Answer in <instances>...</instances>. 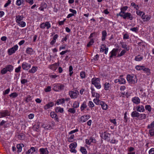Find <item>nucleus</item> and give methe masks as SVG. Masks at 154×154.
Instances as JSON below:
<instances>
[{
	"instance_id": "f257e3e1",
	"label": "nucleus",
	"mask_w": 154,
	"mask_h": 154,
	"mask_svg": "<svg viewBox=\"0 0 154 154\" xmlns=\"http://www.w3.org/2000/svg\"><path fill=\"white\" fill-rule=\"evenodd\" d=\"M117 16H120L122 17L125 19H129L130 20H132L134 17L130 13L125 12H122V11L120 12L119 14H117Z\"/></svg>"
},
{
	"instance_id": "6ab92c4d",
	"label": "nucleus",
	"mask_w": 154,
	"mask_h": 154,
	"mask_svg": "<svg viewBox=\"0 0 154 154\" xmlns=\"http://www.w3.org/2000/svg\"><path fill=\"white\" fill-rule=\"evenodd\" d=\"M87 107L86 102L84 101L80 107V109L81 111H83L84 109H86Z\"/></svg>"
},
{
	"instance_id": "4be33fe9",
	"label": "nucleus",
	"mask_w": 154,
	"mask_h": 154,
	"mask_svg": "<svg viewBox=\"0 0 154 154\" xmlns=\"http://www.w3.org/2000/svg\"><path fill=\"white\" fill-rule=\"evenodd\" d=\"M142 70L143 71L146 72L147 75H149L150 74L151 72L150 69L147 68L145 67L144 66H143Z\"/></svg>"
},
{
	"instance_id": "4468645a",
	"label": "nucleus",
	"mask_w": 154,
	"mask_h": 154,
	"mask_svg": "<svg viewBox=\"0 0 154 154\" xmlns=\"http://www.w3.org/2000/svg\"><path fill=\"white\" fill-rule=\"evenodd\" d=\"M59 65V63L58 62L55 63L54 64H51L49 66V68L53 70H56Z\"/></svg>"
},
{
	"instance_id": "393cba45",
	"label": "nucleus",
	"mask_w": 154,
	"mask_h": 154,
	"mask_svg": "<svg viewBox=\"0 0 154 154\" xmlns=\"http://www.w3.org/2000/svg\"><path fill=\"white\" fill-rule=\"evenodd\" d=\"M38 67L37 66H32V69H29V72L30 73H34L37 70Z\"/></svg>"
},
{
	"instance_id": "ddd939ff",
	"label": "nucleus",
	"mask_w": 154,
	"mask_h": 154,
	"mask_svg": "<svg viewBox=\"0 0 154 154\" xmlns=\"http://www.w3.org/2000/svg\"><path fill=\"white\" fill-rule=\"evenodd\" d=\"M54 105V103L53 102H50L45 105L44 107V108L45 110H47L53 106Z\"/></svg>"
},
{
	"instance_id": "1a4fd4ad",
	"label": "nucleus",
	"mask_w": 154,
	"mask_h": 154,
	"mask_svg": "<svg viewBox=\"0 0 154 154\" xmlns=\"http://www.w3.org/2000/svg\"><path fill=\"white\" fill-rule=\"evenodd\" d=\"M91 143H96V141L95 139L94 138V137H89L88 139L85 140V143L88 145H90Z\"/></svg>"
},
{
	"instance_id": "864d4df0",
	"label": "nucleus",
	"mask_w": 154,
	"mask_h": 154,
	"mask_svg": "<svg viewBox=\"0 0 154 154\" xmlns=\"http://www.w3.org/2000/svg\"><path fill=\"white\" fill-rule=\"evenodd\" d=\"M80 75L82 79L85 78V73L84 71H82L80 72Z\"/></svg>"
},
{
	"instance_id": "774afa93",
	"label": "nucleus",
	"mask_w": 154,
	"mask_h": 154,
	"mask_svg": "<svg viewBox=\"0 0 154 154\" xmlns=\"http://www.w3.org/2000/svg\"><path fill=\"white\" fill-rule=\"evenodd\" d=\"M149 154H154V148H151L149 152Z\"/></svg>"
},
{
	"instance_id": "f8f14e48",
	"label": "nucleus",
	"mask_w": 154,
	"mask_h": 154,
	"mask_svg": "<svg viewBox=\"0 0 154 154\" xmlns=\"http://www.w3.org/2000/svg\"><path fill=\"white\" fill-rule=\"evenodd\" d=\"M40 154H48L49 151L47 148H41L39 149Z\"/></svg>"
},
{
	"instance_id": "f03ea898",
	"label": "nucleus",
	"mask_w": 154,
	"mask_h": 154,
	"mask_svg": "<svg viewBox=\"0 0 154 154\" xmlns=\"http://www.w3.org/2000/svg\"><path fill=\"white\" fill-rule=\"evenodd\" d=\"M127 79L130 84H134L137 82L136 76L135 75H128L127 76Z\"/></svg>"
},
{
	"instance_id": "c756f323",
	"label": "nucleus",
	"mask_w": 154,
	"mask_h": 154,
	"mask_svg": "<svg viewBox=\"0 0 154 154\" xmlns=\"http://www.w3.org/2000/svg\"><path fill=\"white\" fill-rule=\"evenodd\" d=\"M18 96V94L17 92H14L11 93L9 95V96L11 99L15 98Z\"/></svg>"
},
{
	"instance_id": "79ce46f5",
	"label": "nucleus",
	"mask_w": 154,
	"mask_h": 154,
	"mask_svg": "<svg viewBox=\"0 0 154 154\" xmlns=\"http://www.w3.org/2000/svg\"><path fill=\"white\" fill-rule=\"evenodd\" d=\"M74 137V135L72 134L68 138L67 141L69 142H72L73 141V139Z\"/></svg>"
},
{
	"instance_id": "20e7f679",
	"label": "nucleus",
	"mask_w": 154,
	"mask_h": 154,
	"mask_svg": "<svg viewBox=\"0 0 154 154\" xmlns=\"http://www.w3.org/2000/svg\"><path fill=\"white\" fill-rule=\"evenodd\" d=\"M69 94L71 98H76L78 97V95L79 94V92L77 90L73 91H71L69 92Z\"/></svg>"
},
{
	"instance_id": "09e8293b",
	"label": "nucleus",
	"mask_w": 154,
	"mask_h": 154,
	"mask_svg": "<svg viewBox=\"0 0 154 154\" xmlns=\"http://www.w3.org/2000/svg\"><path fill=\"white\" fill-rule=\"evenodd\" d=\"M145 108L146 110H148L149 112L151 111L152 108L150 105H146L145 106Z\"/></svg>"
},
{
	"instance_id": "338daca9",
	"label": "nucleus",
	"mask_w": 154,
	"mask_h": 154,
	"mask_svg": "<svg viewBox=\"0 0 154 154\" xmlns=\"http://www.w3.org/2000/svg\"><path fill=\"white\" fill-rule=\"evenodd\" d=\"M21 69V66H19L18 67L16 68L15 69V72L17 73H18L20 71V69Z\"/></svg>"
},
{
	"instance_id": "052dcab7",
	"label": "nucleus",
	"mask_w": 154,
	"mask_h": 154,
	"mask_svg": "<svg viewBox=\"0 0 154 154\" xmlns=\"http://www.w3.org/2000/svg\"><path fill=\"white\" fill-rule=\"evenodd\" d=\"M143 67V66L137 65L136 66L135 68L137 70H142Z\"/></svg>"
},
{
	"instance_id": "69168bd1",
	"label": "nucleus",
	"mask_w": 154,
	"mask_h": 154,
	"mask_svg": "<svg viewBox=\"0 0 154 154\" xmlns=\"http://www.w3.org/2000/svg\"><path fill=\"white\" fill-rule=\"evenodd\" d=\"M52 118H54L56 117L57 114H55L54 112H51L50 114Z\"/></svg>"
},
{
	"instance_id": "412c9836",
	"label": "nucleus",
	"mask_w": 154,
	"mask_h": 154,
	"mask_svg": "<svg viewBox=\"0 0 154 154\" xmlns=\"http://www.w3.org/2000/svg\"><path fill=\"white\" fill-rule=\"evenodd\" d=\"M139 116V113L137 111H133L131 114V116L132 117H136L138 118Z\"/></svg>"
},
{
	"instance_id": "e2e57ef3",
	"label": "nucleus",
	"mask_w": 154,
	"mask_h": 154,
	"mask_svg": "<svg viewBox=\"0 0 154 154\" xmlns=\"http://www.w3.org/2000/svg\"><path fill=\"white\" fill-rule=\"evenodd\" d=\"M97 35L96 33L95 32H94L92 33H91V34L90 36H89V38H93L94 37H95Z\"/></svg>"
},
{
	"instance_id": "bb28decb",
	"label": "nucleus",
	"mask_w": 154,
	"mask_h": 154,
	"mask_svg": "<svg viewBox=\"0 0 154 154\" xmlns=\"http://www.w3.org/2000/svg\"><path fill=\"white\" fill-rule=\"evenodd\" d=\"M100 105H101L103 109L104 110L107 109L108 108V105L103 101H102Z\"/></svg>"
},
{
	"instance_id": "680f3d73",
	"label": "nucleus",
	"mask_w": 154,
	"mask_h": 154,
	"mask_svg": "<svg viewBox=\"0 0 154 154\" xmlns=\"http://www.w3.org/2000/svg\"><path fill=\"white\" fill-rule=\"evenodd\" d=\"M53 90L55 91H59V86L57 84L54 86Z\"/></svg>"
},
{
	"instance_id": "37998d69",
	"label": "nucleus",
	"mask_w": 154,
	"mask_h": 154,
	"mask_svg": "<svg viewBox=\"0 0 154 154\" xmlns=\"http://www.w3.org/2000/svg\"><path fill=\"white\" fill-rule=\"evenodd\" d=\"M73 67L72 66H69V75L71 76L72 75V74L73 73Z\"/></svg>"
},
{
	"instance_id": "bf43d9fd",
	"label": "nucleus",
	"mask_w": 154,
	"mask_h": 154,
	"mask_svg": "<svg viewBox=\"0 0 154 154\" xmlns=\"http://www.w3.org/2000/svg\"><path fill=\"white\" fill-rule=\"evenodd\" d=\"M126 52V51L125 50H122L120 54H118V57H121L123 56L125 54Z\"/></svg>"
},
{
	"instance_id": "49530a36",
	"label": "nucleus",
	"mask_w": 154,
	"mask_h": 154,
	"mask_svg": "<svg viewBox=\"0 0 154 154\" xmlns=\"http://www.w3.org/2000/svg\"><path fill=\"white\" fill-rule=\"evenodd\" d=\"M154 127V122H152L150 125H148L147 128L148 129H152Z\"/></svg>"
},
{
	"instance_id": "a19ab883",
	"label": "nucleus",
	"mask_w": 154,
	"mask_h": 154,
	"mask_svg": "<svg viewBox=\"0 0 154 154\" xmlns=\"http://www.w3.org/2000/svg\"><path fill=\"white\" fill-rule=\"evenodd\" d=\"M44 128L45 129L47 130H51L52 128V126L49 124H46L45 126L44 127Z\"/></svg>"
},
{
	"instance_id": "a211bd4d",
	"label": "nucleus",
	"mask_w": 154,
	"mask_h": 154,
	"mask_svg": "<svg viewBox=\"0 0 154 154\" xmlns=\"http://www.w3.org/2000/svg\"><path fill=\"white\" fill-rule=\"evenodd\" d=\"M107 33L106 31L105 30L102 31V36L101 37L102 40V41H104L105 40L106 36H107Z\"/></svg>"
},
{
	"instance_id": "aec40b11",
	"label": "nucleus",
	"mask_w": 154,
	"mask_h": 154,
	"mask_svg": "<svg viewBox=\"0 0 154 154\" xmlns=\"http://www.w3.org/2000/svg\"><path fill=\"white\" fill-rule=\"evenodd\" d=\"M120 44L122 45V48H125L127 51H128L130 49V46H128L124 42H121Z\"/></svg>"
},
{
	"instance_id": "2f4dec72",
	"label": "nucleus",
	"mask_w": 154,
	"mask_h": 154,
	"mask_svg": "<svg viewBox=\"0 0 154 154\" xmlns=\"http://www.w3.org/2000/svg\"><path fill=\"white\" fill-rule=\"evenodd\" d=\"M79 102L78 101H75L73 103L72 107L75 109L78 108L79 106Z\"/></svg>"
},
{
	"instance_id": "4c0bfd02",
	"label": "nucleus",
	"mask_w": 154,
	"mask_h": 154,
	"mask_svg": "<svg viewBox=\"0 0 154 154\" xmlns=\"http://www.w3.org/2000/svg\"><path fill=\"white\" fill-rule=\"evenodd\" d=\"M24 2V0H17L16 2V5L18 6H20Z\"/></svg>"
},
{
	"instance_id": "ea45409f",
	"label": "nucleus",
	"mask_w": 154,
	"mask_h": 154,
	"mask_svg": "<svg viewBox=\"0 0 154 154\" xmlns=\"http://www.w3.org/2000/svg\"><path fill=\"white\" fill-rule=\"evenodd\" d=\"M17 23L20 26L22 27H24L26 25L25 22L23 21H21Z\"/></svg>"
},
{
	"instance_id": "a18cd8bd",
	"label": "nucleus",
	"mask_w": 154,
	"mask_h": 154,
	"mask_svg": "<svg viewBox=\"0 0 154 154\" xmlns=\"http://www.w3.org/2000/svg\"><path fill=\"white\" fill-rule=\"evenodd\" d=\"M68 111L71 113L74 114L75 112L76 111L75 108L73 107V108L69 109Z\"/></svg>"
},
{
	"instance_id": "39448f33",
	"label": "nucleus",
	"mask_w": 154,
	"mask_h": 154,
	"mask_svg": "<svg viewBox=\"0 0 154 154\" xmlns=\"http://www.w3.org/2000/svg\"><path fill=\"white\" fill-rule=\"evenodd\" d=\"M10 115V112L8 110H5L0 111V118L6 117Z\"/></svg>"
},
{
	"instance_id": "9b49d317",
	"label": "nucleus",
	"mask_w": 154,
	"mask_h": 154,
	"mask_svg": "<svg viewBox=\"0 0 154 154\" xmlns=\"http://www.w3.org/2000/svg\"><path fill=\"white\" fill-rule=\"evenodd\" d=\"M103 139L107 141H109L110 140V134L108 132H105L103 133Z\"/></svg>"
},
{
	"instance_id": "8fccbe9b",
	"label": "nucleus",
	"mask_w": 154,
	"mask_h": 154,
	"mask_svg": "<svg viewBox=\"0 0 154 154\" xmlns=\"http://www.w3.org/2000/svg\"><path fill=\"white\" fill-rule=\"evenodd\" d=\"M17 148L18 149L17 152H20L22 150V147L21 146V145L20 144H19L17 145Z\"/></svg>"
},
{
	"instance_id": "7ed1b4c3",
	"label": "nucleus",
	"mask_w": 154,
	"mask_h": 154,
	"mask_svg": "<svg viewBox=\"0 0 154 154\" xmlns=\"http://www.w3.org/2000/svg\"><path fill=\"white\" fill-rule=\"evenodd\" d=\"M91 84L93 85L98 89L101 88V86L100 84V80L99 78H94L91 79Z\"/></svg>"
},
{
	"instance_id": "9d476101",
	"label": "nucleus",
	"mask_w": 154,
	"mask_h": 154,
	"mask_svg": "<svg viewBox=\"0 0 154 154\" xmlns=\"http://www.w3.org/2000/svg\"><path fill=\"white\" fill-rule=\"evenodd\" d=\"M89 115L83 116L81 117L79 119V121L81 122H84L87 121L90 118Z\"/></svg>"
},
{
	"instance_id": "58836bf2",
	"label": "nucleus",
	"mask_w": 154,
	"mask_h": 154,
	"mask_svg": "<svg viewBox=\"0 0 154 154\" xmlns=\"http://www.w3.org/2000/svg\"><path fill=\"white\" fill-rule=\"evenodd\" d=\"M80 150L82 154H87V151L85 148L84 147H81L80 148Z\"/></svg>"
},
{
	"instance_id": "cd10ccee",
	"label": "nucleus",
	"mask_w": 154,
	"mask_h": 154,
	"mask_svg": "<svg viewBox=\"0 0 154 154\" xmlns=\"http://www.w3.org/2000/svg\"><path fill=\"white\" fill-rule=\"evenodd\" d=\"M55 110L57 112H60L61 113H63L64 111L63 108L60 107H57L55 109Z\"/></svg>"
},
{
	"instance_id": "5fc2aeb1",
	"label": "nucleus",
	"mask_w": 154,
	"mask_h": 154,
	"mask_svg": "<svg viewBox=\"0 0 154 154\" xmlns=\"http://www.w3.org/2000/svg\"><path fill=\"white\" fill-rule=\"evenodd\" d=\"M149 133L151 136H154V129L152 128L149 130Z\"/></svg>"
},
{
	"instance_id": "de8ad7c7",
	"label": "nucleus",
	"mask_w": 154,
	"mask_h": 154,
	"mask_svg": "<svg viewBox=\"0 0 154 154\" xmlns=\"http://www.w3.org/2000/svg\"><path fill=\"white\" fill-rule=\"evenodd\" d=\"M8 71L5 67L2 69L0 71L2 75L5 74Z\"/></svg>"
},
{
	"instance_id": "6e6d98bb",
	"label": "nucleus",
	"mask_w": 154,
	"mask_h": 154,
	"mask_svg": "<svg viewBox=\"0 0 154 154\" xmlns=\"http://www.w3.org/2000/svg\"><path fill=\"white\" fill-rule=\"evenodd\" d=\"M130 30L133 32H134L136 33H137L138 30V28L137 27H134L133 28H131Z\"/></svg>"
},
{
	"instance_id": "72a5a7b5",
	"label": "nucleus",
	"mask_w": 154,
	"mask_h": 154,
	"mask_svg": "<svg viewBox=\"0 0 154 154\" xmlns=\"http://www.w3.org/2000/svg\"><path fill=\"white\" fill-rule=\"evenodd\" d=\"M138 119L140 120H142L145 119L146 118V115L145 114H140Z\"/></svg>"
},
{
	"instance_id": "b1692460",
	"label": "nucleus",
	"mask_w": 154,
	"mask_h": 154,
	"mask_svg": "<svg viewBox=\"0 0 154 154\" xmlns=\"http://www.w3.org/2000/svg\"><path fill=\"white\" fill-rule=\"evenodd\" d=\"M26 53L29 54H33L34 53V51L31 48H28L26 50Z\"/></svg>"
},
{
	"instance_id": "c9c22d12",
	"label": "nucleus",
	"mask_w": 154,
	"mask_h": 154,
	"mask_svg": "<svg viewBox=\"0 0 154 154\" xmlns=\"http://www.w3.org/2000/svg\"><path fill=\"white\" fill-rule=\"evenodd\" d=\"M110 86V85L109 84V83H105L104 85V89L106 90H108Z\"/></svg>"
},
{
	"instance_id": "603ef678",
	"label": "nucleus",
	"mask_w": 154,
	"mask_h": 154,
	"mask_svg": "<svg viewBox=\"0 0 154 154\" xmlns=\"http://www.w3.org/2000/svg\"><path fill=\"white\" fill-rule=\"evenodd\" d=\"M57 85L59 86V90H62L63 89L64 86L62 84H58Z\"/></svg>"
},
{
	"instance_id": "13d9d810",
	"label": "nucleus",
	"mask_w": 154,
	"mask_h": 154,
	"mask_svg": "<svg viewBox=\"0 0 154 154\" xmlns=\"http://www.w3.org/2000/svg\"><path fill=\"white\" fill-rule=\"evenodd\" d=\"M31 96L29 95H28L26 97V98L25 100V101L27 103L29 101H30L32 99L31 98Z\"/></svg>"
},
{
	"instance_id": "4d7b16f0",
	"label": "nucleus",
	"mask_w": 154,
	"mask_h": 154,
	"mask_svg": "<svg viewBox=\"0 0 154 154\" xmlns=\"http://www.w3.org/2000/svg\"><path fill=\"white\" fill-rule=\"evenodd\" d=\"M88 106L90 108H92L94 106V105L92 101H89L88 103Z\"/></svg>"
},
{
	"instance_id": "2eb2a0df",
	"label": "nucleus",
	"mask_w": 154,
	"mask_h": 154,
	"mask_svg": "<svg viewBox=\"0 0 154 154\" xmlns=\"http://www.w3.org/2000/svg\"><path fill=\"white\" fill-rule=\"evenodd\" d=\"M132 101L134 103L138 104L140 103V100L138 97H134L132 98Z\"/></svg>"
},
{
	"instance_id": "c85d7f7f",
	"label": "nucleus",
	"mask_w": 154,
	"mask_h": 154,
	"mask_svg": "<svg viewBox=\"0 0 154 154\" xmlns=\"http://www.w3.org/2000/svg\"><path fill=\"white\" fill-rule=\"evenodd\" d=\"M23 17L21 16L17 15L16 16V20L17 23H18L22 20L23 18Z\"/></svg>"
},
{
	"instance_id": "f704fd0d",
	"label": "nucleus",
	"mask_w": 154,
	"mask_h": 154,
	"mask_svg": "<svg viewBox=\"0 0 154 154\" xmlns=\"http://www.w3.org/2000/svg\"><path fill=\"white\" fill-rule=\"evenodd\" d=\"M77 146V144L76 142H74L70 144L69 145V147L70 149L72 148H75Z\"/></svg>"
},
{
	"instance_id": "423d86ee",
	"label": "nucleus",
	"mask_w": 154,
	"mask_h": 154,
	"mask_svg": "<svg viewBox=\"0 0 154 154\" xmlns=\"http://www.w3.org/2000/svg\"><path fill=\"white\" fill-rule=\"evenodd\" d=\"M18 48V46L17 45H16L12 48L9 49L8 51L9 54L11 55L13 53H15V52L17 50Z\"/></svg>"
},
{
	"instance_id": "7c9ffc66",
	"label": "nucleus",
	"mask_w": 154,
	"mask_h": 154,
	"mask_svg": "<svg viewBox=\"0 0 154 154\" xmlns=\"http://www.w3.org/2000/svg\"><path fill=\"white\" fill-rule=\"evenodd\" d=\"M143 59V57L139 55L135 57L134 60L136 61H139Z\"/></svg>"
},
{
	"instance_id": "c03bdc74",
	"label": "nucleus",
	"mask_w": 154,
	"mask_h": 154,
	"mask_svg": "<svg viewBox=\"0 0 154 154\" xmlns=\"http://www.w3.org/2000/svg\"><path fill=\"white\" fill-rule=\"evenodd\" d=\"M94 42V39L93 38H91L90 41L89 42L87 45V46L88 47H90L92 45Z\"/></svg>"
},
{
	"instance_id": "a878e982",
	"label": "nucleus",
	"mask_w": 154,
	"mask_h": 154,
	"mask_svg": "<svg viewBox=\"0 0 154 154\" xmlns=\"http://www.w3.org/2000/svg\"><path fill=\"white\" fill-rule=\"evenodd\" d=\"M5 68L7 71L11 72L13 70V66L12 65H9L6 66Z\"/></svg>"
},
{
	"instance_id": "0e129e2a",
	"label": "nucleus",
	"mask_w": 154,
	"mask_h": 154,
	"mask_svg": "<svg viewBox=\"0 0 154 154\" xmlns=\"http://www.w3.org/2000/svg\"><path fill=\"white\" fill-rule=\"evenodd\" d=\"M128 8V7L127 6H124L121 9V11H122V12H125V11H126Z\"/></svg>"
},
{
	"instance_id": "3c124183",
	"label": "nucleus",
	"mask_w": 154,
	"mask_h": 154,
	"mask_svg": "<svg viewBox=\"0 0 154 154\" xmlns=\"http://www.w3.org/2000/svg\"><path fill=\"white\" fill-rule=\"evenodd\" d=\"M131 5L132 6L134 7V8H135L136 10H138L139 8L138 5H136L134 3L132 2L131 4Z\"/></svg>"
},
{
	"instance_id": "473e14b6",
	"label": "nucleus",
	"mask_w": 154,
	"mask_h": 154,
	"mask_svg": "<svg viewBox=\"0 0 154 154\" xmlns=\"http://www.w3.org/2000/svg\"><path fill=\"white\" fill-rule=\"evenodd\" d=\"M25 136L23 134H20L17 136L18 138L20 140H23L25 139Z\"/></svg>"
},
{
	"instance_id": "6e6552de",
	"label": "nucleus",
	"mask_w": 154,
	"mask_h": 154,
	"mask_svg": "<svg viewBox=\"0 0 154 154\" xmlns=\"http://www.w3.org/2000/svg\"><path fill=\"white\" fill-rule=\"evenodd\" d=\"M51 27L50 24L49 22H46L45 23H43L40 25V27L41 29H44L46 27L47 29H48Z\"/></svg>"
},
{
	"instance_id": "0eeeda50",
	"label": "nucleus",
	"mask_w": 154,
	"mask_h": 154,
	"mask_svg": "<svg viewBox=\"0 0 154 154\" xmlns=\"http://www.w3.org/2000/svg\"><path fill=\"white\" fill-rule=\"evenodd\" d=\"M22 69L25 70H28L31 67V65L26 62H23L21 65Z\"/></svg>"
},
{
	"instance_id": "f3484780",
	"label": "nucleus",
	"mask_w": 154,
	"mask_h": 154,
	"mask_svg": "<svg viewBox=\"0 0 154 154\" xmlns=\"http://www.w3.org/2000/svg\"><path fill=\"white\" fill-rule=\"evenodd\" d=\"M118 49L117 48L113 49L111 52V55L110 56V58H112L113 56H116V52L118 51Z\"/></svg>"
},
{
	"instance_id": "e433bc0d",
	"label": "nucleus",
	"mask_w": 154,
	"mask_h": 154,
	"mask_svg": "<svg viewBox=\"0 0 154 154\" xmlns=\"http://www.w3.org/2000/svg\"><path fill=\"white\" fill-rule=\"evenodd\" d=\"M93 101L95 104L98 105H100V103H101V102H102L101 101H100L99 100L98 98H95L94 99Z\"/></svg>"
},
{
	"instance_id": "dca6fc26",
	"label": "nucleus",
	"mask_w": 154,
	"mask_h": 154,
	"mask_svg": "<svg viewBox=\"0 0 154 154\" xmlns=\"http://www.w3.org/2000/svg\"><path fill=\"white\" fill-rule=\"evenodd\" d=\"M136 109L137 111L140 112H143L145 111L144 106L142 105L137 106Z\"/></svg>"
},
{
	"instance_id": "5701e85b",
	"label": "nucleus",
	"mask_w": 154,
	"mask_h": 154,
	"mask_svg": "<svg viewBox=\"0 0 154 154\" xmlns=\"http://www.w3.org/2000/svg\"><path fill=\"white\" fill-rule=\"evenodd\" d=\"M122 75H120L119 79V83L120 84H125L126 82L125 79L122 78Z\"/></svg>"
}]
</instances>
